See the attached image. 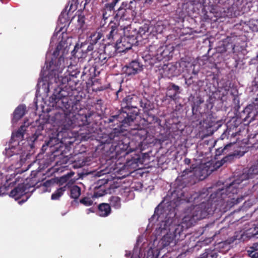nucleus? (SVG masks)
<instances>
[{
  "instance_id": "5fc2aeb1",
  "label": "nucleus",
  "mask_w": 258,
  "mask_h": 258,
  "mask_svg": "<svg viewBox=\"0 0 258 258\" xmlns=\"http://www.w3.org/2000/svg\"><path fill=\"white\" fill-rule=\"evenodd\" d=\"M33 174H34V176H33V177H32L31 180L33 181L34 182H35V183H36V180L34 179V178L35 177V174H36V172L35 171H32V173L31 174V176H32L33 175Z\"/></svg>"
},
{
  "instance_id": "f704fd0d",
  "label": "nucleus",
  "mask_w": 258,
  "mask_h": 258,
  "mask_svg": "<svg viewBox=\"0 0 258 258\" xmlns=\"http://www.w3.org/2000/svg\"><path fill=\"white\" fill-rule=\"evenodd\" d=\"M81 195V189L77 185H74L70 190V196L72 198L77 199Z\"/></svg>"
},
{
  "instance_id": "e433bc0d",
  "label": "nucleus",
  "mask_w": 258,
  "mask_h": 258,
  "mask_svg": "<svg viewBox=\"0 0 258 258\" xmlns=\"http://www.w3.org/2000/svg\"><path fill=\"white\" fill-rule=\"evenodd\" d=\"M103 101L101 99H98L91 102V106L94 107L97 111L102 112Z\"/></svg>"
},
{
  "instance_id": "7ed1b4c3",
  "label": "nucleus",
  "mask_w": 258,
  "mask_h": 258,
  "mask_svg": "<svg viewBox=\"0 0 258 258\" xmlns=\"http://www.w3.org/2000/svg\"><path fill=\"white\" fill-rule=\"evenodd\" d=\"M119 128H114L109 134L103 133L101 131L98 134L96 141L100 145L104 146L101 148L104 149L106 146L111 144L108 151L111 154H114L116 158L119 159L122 157H125L130 153L134 152L135 150L130 147V139L126 136L124 131H127L125 129L127 126H122L119 123L118 125Z\"/></svg>"
},
{
  "instance_id": "a19ab883",
  "label": "nucleus",
  "mask_w": 258,
  "mask_h": 258,
  "mask_svg": "<svg viewBox=\"0 0 258 258\" xmlns=\"http://www.w3.org/2000/svg\"><path fill=\"white\" fill-rule=\"evenodd\" d=\"M247 234L252 236H255L258 234V223L253 224L252 227L247 230Z\"/></svg>"
},
{
  "instance_id": "f8f14e48",
  "label": "nucleus",
  "mask_w": 258,
  "mask_h": 258,
  "mask_svg": "<svg viewBox=\"0 0 258 258\" xmlns=\"http://www.w3.org/2000/svg\"><path fill=\"white\" fill-rule=\"evenodd\" d=\"M119 40L116 41L114 45L108 44L106 45V50H109L110 48H112V51H111V55L115 56L117 53L124 52L132 48V44L128 42V39L127 38H121Z\"/></svg>"
},
{
  "instance_id": "58836bf2",
  "label": "nucleus",
  "mask_w": 258,
  "mask_h": 258,
  "mask_svg": "<svg viewBox=\"0 0 258 258\" xmlns=\"http://www.w3.org/2000/svg\"><path fill=\"white\" fill-rule=\"evenodd\" d=\"M230 88V83L228 81H226L223 83L222 86L219 87V91L220 92L223 90L224 92L222 93V96H224L228 94Z\"/></svg>"
},
{
  "instance_id": "423d86ee",
  "label": "nucleus",
  "mask_w": 258,
  "mask_h": 258,
  "mask_svg": "<svg viewBox=\"0 0 258 258\" xmlns=\"http://www.w3.org/2000/svg\"><path fill=\"white\" fill-rule=\"evenodd\" d=\"M208 175V170L207 167H198L192 164L189 168H186L182 172L178 179L185 185H192L197 181L202 180Z\"/></svg>"
},
{
  "instance_id": "a211bd4d",
  "label": "nucleus",
  "mask_w": 258,
  "mask_h": 258,
  "mask_svg": "<svg viewBox=\"0 0 258 258\" xmlns=\"http://www.w3.org/2000/svg\"><path fill=\"white\" fill-rule=\"evenodd\" d=\"M108 34L106 35V38L109 41L108 43L113 42L114 39L118 36V25L116 23L111 21L108 27Z\"/></svg>"
},
{
  "instance_id": "393cba45",
  "label": "nucleus",
  "mask_w": 258,
  "mask_h": 258,
  "mask_svg": "<svg viewBox=\"0 0 258 258\" xmlns=\"http://www.w3.org/2000/svg\"><path fill=\"white\" fill-rule=\"evenodd\" d=\"M143 116V124L145 125L155 123L157 121V117L153 114H152L150 111L144 112Z\"/></svg>"
},
{
  "instance_id": "9b49d317",
  "label": "nucleus",
  "mask_w": 258,
  "mask_h": 258,
  "mask_svg": "<svg viewBox=\"0 0 258 258\" xmlns=\"http://www.w3.org/2000/svg\"><path fill=\"white\" fill-rule=\"evenodd\" d=\"M114 56V55H111V52L106 50V46L104 49H95L91 53V56L88 60L89 65H92L99 69L106 63L108 57Z\"/></svg>"
},
{
  "instance_id": "6e6d98bb",
  "label": "nucleus",
  "mask_w": 258,
  "mask_h": 258,
  "mask_svg": "<svg viewBox=\"0 0 258 258\" xmlns=\"http://www.w3.org/2000/svg\"><path fill=\"white\" fill-rule=\"evenodd\" d=\"M85 165V162L84 161H82V162L81 163H79V165H78V166L79 167H83V166H84Z\"/></svg>"
},
{
  "instance_id": "b1692460",
  "label": "nucleus",
  "mask_w": 258,
  "mask_h": 258,
  "mask_svg": "<svg viewBox=\"0 0 258 258\" xmlns=\"http://www.w3.org/2000/svg\"><path fill=\"white\" fill-rule=\"evenodd\" d=\"M62 142L57 137H50L48 142L45 143V145L42 146V149H44L45 146L50 147V148L54 147V150L57 151L59 148L61 147Z\"/></svg>"
},
{
  "instance_id": "72a5a7b5",
  "label": "nucleus",
  "mask_w": 258,
  "mask_h": 258,
  "mask_svg": "<svg viewBox=\"0 0 258 258\" xmlns=\"http://www.w3.org/2000/svg\"><path fill=\"white\" fill-rule=\"evenodd\" d=\"M164 70L167 72V75L169 77L176 75V67L171 63L168 64L165 68H164Z\"/></svg>"
},
{
  "instance_id": "412c9836",
  "label": "nucleus",
  "mask_w": 258,
  "mask_h": 258,
  "mask_svg": "<svg viewBox=\"0 0 258 258\" xmlns=\"http://www.w3.org/2000/svg\"><path fill=\"white\" fill-rule=\"evenodd\" d=\"M26 112V107L25 105H19L14 110L13 113V122H17L22 118Z\"/></svg>"
},
{
  "instance_id": "ddd939ff",
  "label": "nucleus",
  "mask_w": 258,
  "mask_h": 258,
  "mask_svg": "<svg viewBox=\"0 0 258 258\" xmlns=\"http://www.w3.org/2000/svg\"><path fill=\"white\" fill-rule=\"evenodd\" d=\"M143 70V65L137 60H132L122 68L123 74L127 77L134 76Z\"/></svg>"
},
{
  "instance_id": "20e7f679",
  "label": "nucleus",
  "mask_w": 258,
  "mask_h": 258,
  "mask_svg": "<svg viewBox=\"0 0 258 258\" xmlns=\"http://www.w3.org/2000/svg\"><path fill=\"white\" fill-rule=\"evenodd\" d=\"M140 97L135 94L126 96L121 101V108L117 115L111 116L108 122L116 121L121 123L122 126H131L139 114L138 105Z\"/></svg>"
},
{
  "instance_id": "37998d69",
  "label": "nucleus",
  "mask_w": 258,
  "mask_h": 258,
  "mask_svg": "<svg viewBox=\"0 0 258 258\" xmlns=\"http://www.w3.org/2000/svg\"><path fill=\"white\" fill-rule=\"evenodd\" d=\"M163 49H162V56H163V59H165V60H167L169 59L170 57V54L171 52L167 48L166 46H162Z\"/></svg>"
},
{
  "instance_id": "cd10ccee",
  "label": "nucleus",
  "mask_w": 258,
  "mask_h": 258,
  "mask_svg": "<svg viewBox=\"0 0 258 258\" xmlns=\"http://www.w3.org/2000/svg\"><path fill=\"white\" fill-rule=\"evenodd\" d=\"M234 143H230L223 145V147H219L216 149L215 156L218 157L222 154H226L229 151L233 150L232 147L233 146Z\"/></svg>"
},
{
  "instance_id": "13d9d810",
  "label": "nucleus",
  "mask_w": 258,
  "mask_h": 258,
  "mask_svg": "<svg viewBox=\"0 0 258 258\" xmlns=\"http://www.w3.org/2000/svg\"><path fill=\"white\" fill-rule=\"evenodd\" d=\"M88 212L87 213H89L90 212H94L93 210L91 208H89L87 209Z\"/></svg>"
},
{
  "instance_id": "473e14b6",
  "label": "nucleus",
  "mask_w": 258,
  "mask_h": 258,
  "mask_svg": "<svg viewBox=\"0 0 258 258\" xmlns=\"http://www.w3.org/2000/svg\"><path fill=\"white\" fill-rule=\"evenodd\" d=\"M19 177H17L15 179L14 181H11L12 179L11 178H10L9 179H7L6 181V183L4 184L3 186H2L0 188V191L2 192L3 191V189H5L6 190H8L9 186H13L14 185L16 184V182H19L20 180Z\"/></svg>"
},
{
  "instance_id": "79ce46f5",
  "label": "nucleus",
  "mask_w": 258,
  "mask_h": 258,
  "mask_svg": "<svg viewBox=\"0 0 258 258\" xmlns=\"http://www.w3.org/2000/svg\"><path fill=\"white\" fill-rule=\"evenodd\" d=\"M80 203L85 206H90L93 204V201L91 198L86 197L81 199Z\"/></svg>"
},
{
  "instance_id": "39448f33",
  "label": "nucleus",
  "mask_w": 258,
  "mask_h": 258,
  "mask_svg": "<svg viewBox=\"0 0 258 258\" xmlns=\"http://www.w3.org/2000/svg\"><path fill=\"white\" fill-rule=\"evenodd\" d=\"M239 184V180L232 181L225 188L218 189L211 194L210 196V200L216 203V205L219 206L220 208L224 206L226 202L227 203L229 202V200H226V198L233 200L234 201L232 202L233 204L239 203L242 200L243 198H237L235 199L234 196L238 193Z\"/></svg>"
},
{
  "instance_id": "680f3d73",
  "label": "nucleus",
  "mask_w": 258,
  "mask_h": 258,
  "mask_svg": "<svg viewBox=\"0 0 258 258\" xmlns=\"http://www.w3.org/2000/svg\"><path fill=\"white\" fill-rule=\"evenodd\" d=\"M192 73H193V74H195V75L197 74V72H196L195 71H193V72H192Z\"/></svg>"
},
{
  "instance_id": "a878e982",
  "label": "nucleus",
  "mask_w": 258,
  "mask_h": 258,
  "mask_svg": "<svg viewBox=\"0 0 258 258\" xmlns=\"http://www.w3.org/2000/svg\"><path fill=\"white\" fill-rule=\"evenodd\" d=\"M110 205L106 203H102L98 206V215L100 217H107L111 213Z\"/></svg>"
},
{
  "instance_id": "6e6552de",
  "label": "nucleus",
  "mask_w": 258,
  "mask_h": 258,
  "mask_svg": "<svg viewBox=\"0 0 258 258\" xmlns=\"http://www.w3.org/2000/svg\"><path fill=\"white\" fill-rule=\"evenodd\" d=\"M133 1L123 2L120 7L115 11L114 19L116 21H131L135 17V12L133 9Z\"/></svg>"
},
{
  "instance_id": "e2e57ef3",
  "label": "nucleus",
  "mask_w": 258,
  "mask_h": 258,
  "mask_svg": "<svg viewBox=\"0 0 258 258\" xmlns=\"http://www.w3.org/2000/svg\"><path fill=\"white\" fill-rule=\"evenodd\" d=\"M61 59V57H60L58 58V61H59H59H60Z\"/></svg>"
},
{
  "instance_id": "bb28decb",
  "label": "nucleus",
  "mask_w": 258,
  "mask_h": 258,
  "mask_svg": "<svg viewBox=\"0 0 258 258\" xmlns=\"http://www.w3.org/2000/svg\"><path fill=\"white\" fill-rule=\"evenodd\" d=\"M108 180L107 179H101L99 180L98 181V184H100V186L97 188V189H95L93 197L95 198H99L101 197L104 195H105L106 194V191L105 189H103L102 185L106 184L107 183Z\"/></svg>"
},
{
  "instance_id": "de8ad7c7",
  "label": "nucleus",
  "mask_w": 258,
  "mask_h": 258,
  "mask_svg": "<svg viewBox=\"0 0 258 258\" xmlns=\"http://www.w3.org/2000/svg\"><path fill=\"white\" fill-rule=\"evenodd\" d=\"M150 28L148 25L145 24L143 27L140 28L139 32L141 34H145L146 32L151 33V31H150Z\"/></svg>"
},
{
  "instance_id": "864d4df0",
  "label": "nucleus",
  "mask_w": 258,
  "mask_h": 258,
  "mask_svg": "<svg viewBox=\"0 0 258 258\" xmlns=\"http://www.w3.org/2000/svg\"><path fill=\"white\" fill-rule=\"evenodd\" d=\"M190 162H191V160L189 158H186L184 160V163L186 165H189L190 164Z\"/></svg>"
},
{
  "instance_id": "6ab92c4d",
  "label": "nucleus",
  "mask_w": 258,
  "mask_h": 258,
  "mask_svg": "<svg viewBox=\"0 0 258 258\" xmlns=\"http://www.w3.org/2000/svg\"><path fill=\"white\" fill-rule=\"evenodd\" d=\"M99 69L98 68L92 65L85 67L82 72V77L86 76L88 79H93L99 75L100 73Z\"/></svg>"
},
{
  "instance_id": "0eeeda50",
  "label": "nucleus",
  "mask_w": 258,
  "mask_h": 258,
  "mask_svg": "<svg viewBox=\"0 0 258 258\" xmlns=\"http://www.w3.org/2000/svg\"><path fill=\"white\" fill-rule=\"evenodd\" d=\"M102 37V34L100 32H95L92 34L88 40L89 44L88 46L86 51L83 52V48L84 44L82 43L81 45L77 44L73 50L72 51V54L76 57H85L86 53L88 52L93 51L94 49L97 48V46L99 45V41Z\"/></svg>"
},
{
  "instance_id": "9d476101",
  "label": "nucleus",
  "mask_w": 258,
  "mask_h": 258,
  "mask_svg": "<svg viewBox=\"0 0 258 258\" xmlns=\"http://www.w3.org/2000/svg\"><path fill=\"white\" fill-rule=\"evenodd\" d=\"M162 46L158 47L156 45H150L148 47V50L145 52L142 56L146 65L153 66L155 63L163 60V56L162 55Z\"/></svg>"
},
{
  "instance_id": "09e8293b",
  "label": "nucleus",
  "mask_w": 258,
  "mask_h": 258,
  "mask_svg": "<svg viewBox=\"0 0 258 258\" xmlns=\"http://www.w3.org/2000/svg\"><path fill=\"white\" fill-rule=\"evenodd\" d=\"M43 130V127L42 126H39L38 129L36 131L35 134L33 136L34 141L37 140L40 136L42 135L41 132Z\"/></svg>"
},
{
  "instance_id": "4c0bfd02",
  "label": "nucleus",
  "mask_w": 258,
  "mask_h": 258,
  "mask_svg": "<svg viewBox=\"0 0 258 258\" xmlns=\"http://www.w3.org/2000/svg\"><path fill=\"white\" fill-rule=\"evenodd\" d=\"M140 105L144 110V112L146 111H150V109L151 108L150 106V103L149 100L147 99H142L140 98Z\"/></svg>"
},
{
  "instance_id": "4d7b16f0",
  "label": "nucleus",
  "mask_w": 258,
  "mask_h": 258,
  "mask_svg": "<svg viewBox=\"0 0 258 258\" xmlns=\"http://www.w3.org/2000/svg\"><path fill=\"white\" fill-rule=\"evenodd\" d=\"M252 30L253 31H258V27L257 26H256V27H253L252 28Z\"/></svg>"
},
{
  "instance_id": "aec40b11",
  "label": "nucleus",
  "mask_w": 258,
  "mask_h": 258,
  "mask_svg": "<svg viewBox=\"0 0 258 258\" xmlns=\"http://www.w3.org/2000/svg\"><path fill=\"white\" fill-rule=\"evenodd\" d=\"M29 125V122L28 121H25L19 129L15 132H13L12 134V139L14 141L16 140H22L24 138V133L26 131V128Z\"/></svg>"
},
{
  "instance_id": "c9c22d12",
  "label": "nucleus",
  "mask_w": 258,
  "mask_h": 258,
  "mask_svg": "<svg viewBox=\"0 0 258 258\" xmlns=\"http://www.w3.org/2000/svg\"><path fill=\"white\" fill-rule=\"evenodd\" d=\"M248 250V254L251 258H258V242L254 243Z\"/></svg>"
},
{
  "instance_id": "603ef678",
  "label": "nucleus",
  "mask_w": 258,
  "mask_h": 258,
  "mask_svg": "<svg viewBox=\"0 0 258 258\" xmlns=\"http://www.w3.org/2000/svg\"><path fill=\"white\" fill-rule=\"evenodd\" d=\"M250 144H252V147L253 148H258V140H257V142H255V143H252V142L250 140V139L248 141Z\"/></svg>"
},
{
  "instance_id": "dca6fc26",
  "label": "nucleus",
  "mask_w": 258,
  "mask_h": 258,
  "mask_svg": "<svg viewBox=\"0 0 258 258\" xmlns=\"http://www.w3.org/2000/svg\"><path fill=\"white\" fill-rule=\"evenodd\" d=\"M35 184L28 185L27 184L19 183L18 185L14 189L12 190L10 194V196L15 198V199H19L23 195L26 193V190L31 186H34Z\"/></svg>"
},
{
  "instance_id": "2f4dec72",
  "label": "nucleus",
  "mask_w": 258,
  "mask_h": 258,
  "mask_svg": "<svg viewBox=\"0 0 258 258\" xmlns=\"http://www.w3.org/2000/svg\"><path fill=\"white\" fill-rule=\"evenodd\" d=\"M110 206L118 209L121 207L120 198L117 196H112L110 199Z\"/></svg>"
},
{
  "instance_id": "f3484780",
  "label": "nucleus",
  "mask_w": 258,
  "mask_h": 258,
  "mask_svg": "<svg viewBox=\"0 0 258 258\" xmlns=\"http://www.w3.org/2000/svg\"><path fill=\"white\" fill-rule=\"evenodd\" d=\"M115 7L105 4L100 10L102 15V20L101 23L104 25L106 23V20L111 16H114L115 14Z\"/></svg>"
},
{
  "instance_id": "f257e3e1",
  "label": "nucleus",
  "mask_w": 258,
  "mask_h": 258,
  "mask_svg": "<svg viewBox=\"0 0 258 258\" xmlns=\"http://www.w3.org/2000/svg\"><path fill=\"white\" fill-rule=\"evenodd\" d=\"M65 69L63 64L61 63L58 65L54 64L52 61L47 64V75L41 76L39 79L38 84L41 82H47V89L49 91L53 89L51 96L49 97V101L53 107L55 106L61 109H66L70 113L69 116H66L65 121L67 125L71 128L83 127L89 125L93 116L95 115L93 111H88L87 113L81 114L79 112L81 109L80 101L77 98V93L76 86L79 82L78 76L80 71L76 70H67L63 76H60Z\"/></svg>"
},
{
  "instance_id": "5701e85b",
  "label": "nucleus",
  "mask_w": 258,
  "mask_h": 258,
  "mask_svg": "<svg viewBox=\"0 0 258 258\" xmlns=\"http://www.w3.org/2000/svg\"><path fill=\"white\" fill-rule=\"evenodd\" d=\"M134 156L132 155L131 158H127L125 165L128 168H136L138 166V163L140 162V156L139 154L134 153Z\"/></svg>"
},
{
  "instance_id": "4468645a",
  "label": "nucleus",
  "mask_w": 258,
  "mask_h": 258,
  "mask_svg": "<svg viewBox=\"0 0 258 258\" xmlns=\"http://www.w3.org/2000/svg\"><path fill=\"white\" fill-rule=\"evenodd\" d=\"M130 126H128L126 127H124L125 129L128 130L125 132L130 133V134L133 136L132 139L137 141L139 145H140V144L142 143V141H144L147 137V131L142 128H130Z\"/></svg>"
},
{
  "instance_id": "a18cd8bd",
  "label": "nucleus",
  "mask_w": 258,
  "mask_h": 258,
  "mask_svg": "<svg viewBox=\"0 0 258 258\" xmlns=\"http://www.w3.org/2000/svg\"><path fill=\"white\" fill-rule=\"evenodd\" d=\"M85 17L83 15H79L78 16L77 22L78 23V26H79L80 28H82L84 25L85 24Z\"/></svg>"
},
{
  "instance_id": "3c124183",
  "label": "nucleus",
  "mask_w": 258,
  "mask_h": 258,
  "mask_svg": "<svg viewBox=\"0 0 258 258\" xmlns=\"http://www.w3.org/2000/svg\"><path fill=\"white\" fill-rule=\"evenodd\" d=\"M192 79V77H190L188 79L185 80V84L187 85V86H189L193 83Z\"/></svg>"
},
{
  "instance_id": "ea45409f",
  "label": "nucleus",
  "mask_w": 258,
  "mask_h": 258,
  "mask_svg": "<svg viewBox=\"0 0 258 258\" xmlns=\"http://www.w3.org/2000/svg\"><path fill=\"white\" fill-rule=\"evenodd\" d=\"M67 46V45L66 43V41L61 40L56 46L55 50L53 53V56L54 57L57 56L59 55L60 50Z\"/></svg>"
},
{
  "instance_id": "c03bdc74",
  "label": "nucleus",
  "mask_w": 258,
  "mask_h": 258,
  "mask_svg": "<svg viewBox=\"0 0 258 258\" xmlns=\"http://www.w3.org/2000/svg\"><path fill=\"white\" fill-rule=\"evenodd\" d=\"M248 173L251 174H258V160L248 170Z\"/></svg>"
},
{
  "instance_id": "7c9ffc66",
  "label": "nucleus",
  "mask_w": 258,
  "mask_h": 258,
  "mask_svg": "<svg viewBox=\"0 0 258 258\" xmlns=\"http://www.w3.org/2000/svg\"><path fill=\"white\" fill-rule=\"evenodd\" d=\"M67 186H63L58 188L56 190L51 196L52 200H58L63 195L64 192L66 190Z\"/></svg>"
},
{
  "instance_id": "c85d7f7f",
  "label": "nucleus",
  "mask_w": 258,
  "mask_h": 258,
  "mask_svg": "<svg viewBox=\"0 0 258 258\" xmlns=\"http://www.w3.org/2000/svg\"><path fill=\"white\" fill-rule=\"evenodd\" d=\"M235 157V154H230L224 157L222 160H221L220 161H218L216 163V165L217 167H220L223 165H224L225 163H231L234 158Z\"/></svg>"
},
{
  "instance_id": "4be33fe9",
  "label": "nucleus",
  "mask_w": 258,
  "mask_h": 258,
  "mask_svg": "<svg viewBox=\"0 0 258 258\" xmlns=\"http://www.w3.org/2000/svg\"><path fill=\"white\" fill-rule=\"evenodd\" d=\"M180 93V87L173 83H171L167 88V96L171 99L174 100L177 95Z\"/></svg>"
},
{
  "instance_id": "8fccbe9b",
  "label": "nucleus",
  "mask_w": 258,
  "mask_h": 258,
  "mask_svg": "<svg viewBox=\"0 0 258 258\" xmlns=\"http://www.w3.org/2000/svg\"><path fill=\"white\" fill-rule=\"evenodd\" d=\"M250 105H252L253 108L257 111L258 114V94L254 102L250 104Z\"/></svg>"
},
{
  "instance_id": "1a4fd4ad",
  "label": "nucleus",
  "mask_w": 258,
  "mask_h": 258,
  "mask_svg": "<svg viewBox=\"0 0 258 258\" xmlns=\"http://www.w3.org/2000/svg\"><path fill=\"white\" fill-rule=\"evenodd\" d=\"M172 233L171 232V228L169 229V232L164 235L160 240L161 244L163 247L170 245L173 242L175 244L178 241L183 239L185 234L183 233V226L180 224L174 225L172 227Z\"/></svg>"
},
{
  "instance_id": "f03ea898",
  "label": "nucleus",
  "mask_w": 258,
  "mask_h": 258,
  "mask_svg": "<svg viewBox=\"0 0 258 258\" xmlns=\"http://www.w3.org/2000/svg\"><path fill=\"white\" fill-rule=\"evenodd\" d=\"M212 189L211 187L209 189L204 188L199 192L190 194L189 197L185 196V193L181 194L179 201L183 200L195 204L186 210L187 214L183 218L184 222L192 224L193 222L205 218L212 214L216 209H221L219 206L216 205V203L210 200V197H208Z\"/></svg>"
},
{
  "instance_id": "bf43d9fd",
  "label": "nucleus",
  "mask_w": 258,
  "mask_h": 258,
  "mask_svg": "<svg viewBox=\"0 0 258 258\" xmlns=\"http://www.w3.org/2000/svg\"><path fill=\"white\" fill-rule=\"evenodd\" d=\"M91 1L92 0H85V3L84 4L85 6L87 5L88 4L90 3Z\"/></svg>"
},
{
  "instance_id": "0e129e2a",
  "label": "nucleus",
  "mask_w": 258,
  "mask_h": 258,
  "mask_svg": "<svg viewBox=\"0 0 258 258\" xmlns=\"http://www.w3.org/2000/svg\"><path fill=\"white\" fill-rule=\"evenodd\" d=\"M109 51L110 52H111V51H112V48H110V49H109Z\"/></svg>"
},
{
  "instance_id": "49530a36",
  "label": "nucleus",
  "mask_w": 258,
  "mask_h": 258,
  "mask_svg": "<svg viewBox=\"0 0 258 258\" xmlns=\"http://www.w3.org/2000/svg\"><path fill=\"white\" fill-rule=\"evenodd\" d=\"M119 1L120 0H102V3H104L105 4L115 7Z\"/></svg>"
},
{
  "instance_id": "2eb2a0df",
  "label": "nucleus",
  "mask_w": 258,
  "mask_h": 258,
  "mask_svg": "<svg viewBox=\"0 0 258 258\" xmlns=\"http://www.w3.org/2000/svg\"><path fill=\"white\" fill-rule=\"evenodd\" d=\"M257 115V111L253 108L252 105L249 104L240 113V117L245 121L251 122Z\"/></svg>"
},
{
  "instance_id": "69168bd1",
  "label": "nucleus",
  "mask_w": 258,
  "mask_h": 258,
  "mask_svg": "<svg viewBox=\"0 0 258 258\" xmlns=\"http://www.w3.org/2000/svg\"><path fill=\"white\" fill-rule=\"evenodd\" d=\"M156 211H157V208L155 209V213H156Z\"/></svg>"
},
{
  "instance_id": "c756f323",
  "label": "nucleus",
  "mask_w": 258,
  "mask_h": 258,
  "mask_svg": "<svg viewBox=\"0 0 258 258\" xmlns=\"http://www.w3.org/2000/svg\"><path fill=\"white\" fill-rule=\"evenodd\" d=\"M218 254L214 250L211 249H205L204 252L201 254L198 258H217Z\"/></svg>"
},
{
  "instance_id": "052dcab7",
  "label": "nucleus",
  "mask_w": 258,
  "mask_h": 258,
  "mask_svg": "<svg viewBox=\"0 0 258 258\" xmlns=\"http://www.w3.org/2000/svg\"><path fill=\"white\" fill-rule=\"evenodd\" d=\"M44 74V73L42 71L41 72V76H43Z\"/></svg>"
}]
</instances>
